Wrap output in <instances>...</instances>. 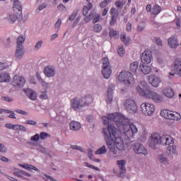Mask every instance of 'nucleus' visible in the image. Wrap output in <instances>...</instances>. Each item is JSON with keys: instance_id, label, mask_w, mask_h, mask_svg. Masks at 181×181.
<instances>
[{"instance_id": "64", "label": "nucleus", "mask_w": 181, "mask_h": 181, "mask_svg": "<svg viewBox=\"0 0 181 181\" xmlns=\"http://www.w3.org/2000/svg\"><path fill=\"white\" fill-rule=\"evenodd\" d=\"M40 83L42 86V87H45V88H49V83H47L46 81H45V80H42L40 82Z\"/></svg>"}, {"instance_id": "38", "label": "nucleus", "mask_w": 181, "mask_h": 181, "mask_svg": "<svg viewBox=\"0 0 181 181\" xmlns=\"http://www.w3.org/2000/svg\"><path fill=\"white\" fill-rule=\"evenodd\" d=\"M146 27V23L144 21H142L141 23H140L137 27V30L139 32H142V30H144V29H145V28Z\"/></svg>"}, {"instance_id": "41", "label": "nucleus", "mask_w": 181, "mask_h": 181, "mask_svg": "<svg viewBox=\"0 0 181 181\" xmlns=\"http://www.w3.org/2000/svg\"><path fill=\"white\" fill-rule=\"evenodd\" d=\"M42 45H43V41L42 40L38 41L34 47L35 52H37V50H39V49L42 47Z\"/></svg>"}, {"instance_id": "40", "label": "nucleus", "mask_w": 181, "mask_h": 181, "mask_svg": "<svg viewBox=\"0 0 181 181\" xmlns=\"http://www.w3.org/2000/svg\"><path fill=\"white\" fill-rule=\"evenodd\" d=\"M94 32H101L103 30V26L100 24H95L93 26Z\"/></svg>"}, {"instance_id": "11", "label": "nucleus", "mask_w": 181, "mask_h": 181, "mask_svg": "<svg viewBox=\"0 0 181 181\" xmlns=\"http://www.w3.org/2000/svg\"><path fill=\"white\" fill-rule=\"evenodd\" d=\"M172 69L174 71L173 72H170V76H175V74H177L179 77H181V59L177 58L174 64L172 65Z\"/></svg>"}, {"instance_id": "4", "label": "nucleus", "mask_w": 181, "mask_h": 181, "mask_svg": "<svg viewBox=\"0 0 181 181\" xmlns=\"http://www.w3.org/2000/svg\"><path fill=\"white\" fill-rule=\"evenodd\" d=\"M102 62V74L104 78H106L107 80L111 77V74L112 73V66L110 63V59H108V57H103Z\"/></svg>"}, {"instance_id": "30", "label": "nucleus", "mask_w": 181, "mask_h": 181, "mask_svg": "<svg viewBox=\"0 0 181 181\" xmlns=\"http://www.w3.org/2000/svg\"><path fill=\"white\" fill-rule=\"evenodd\" d=\"M168 155H175L176 153V146L174 145L168 146L167 147Z\"/></svg>"}, {"instance_id": "23", "label": "nucleus", "mask_w": 181, "mask_h": 181, "mask_svg": "<svg viewBox=\"0 0 181 181\" xmlns=\"http://www.w3.org/2000/svg\"><path fill=\"white\" fill-rule=\"evenodd\" d=\"M127 162L124 160H119L117 161V165H118L119 168V173L122 175L124 173H127V168H125Z\"/></svg>"}, {"instance_id": "26", "label": "nucleus", "mask_w": 181, "mask_h": 181, "mask_svg": "<svg viewBox=\"0 0 181 181\" xmlns=\"http://www.w3.org/2000/svg\"><path fill=\"white\" fill-rule=\"evenodd\" d=\"M139 68L144 74H149L152 71V68L146 64H141Z\"/></svg>"}, {"instance_id": "19", "label": "nucleus", "mask_w": 181, "mask_h": 181, "mask_svg": "<svg viewBox=\"0 0 181 181\" xmlns=\"http://www.w3.org/2000/svg\"><path fill=\"white\" fill-rule=\"evenodd\" d=\"M148 83L151 84L152 87H159L160 79L156 75H151L148 77Z\"/></svg>"}, {"instance_id": "43", "label": "nucleus", "mask_w": 181, "mask_h": 181, "mask_svg": "<svg viewBox=\"0 0 181 181\" xmlns=\"http://www.w3.org/2000/svg\"><path fill=\"white\" fill-rule=\"evenodd\" d=\"M84 166H86V168H90V169H94L95 170H97L98 172H99V170H100V168H98V167H95L93 165H90L87 162L84 163Z\"/></svg>"}, {"instance_id": "12", "label": "nucleus", "mask_w": 181, "mask_h": 181, "mask_svg": "<svg viewBox=\"0 0 181 181\" xmlns=\"http://www.w3.org/2000/svg\"><path fill=\"white\" fill-rule=\"evenodd\" d=\"M25 83H26V80H25L24 77L18 76V75H16L13 77L11 84L14 87H19L20 88H22V87L25 86Z\"/></svg>"}, {"instance_id": "15", "label": "nucleus", "mask_w": 181, "mask_h": 181, "mask_svg": "<svg viewBox=\"0 0 181 181\" xmlns=\"http://www.w3.org/2000/svg\"><path fill=\"white\" fill-rule=\"evenodd\" d=\"M44 74L46 77H54L56 76V69L52 65L47 66L44 68Z\"/></svg>"}, {"instance_id": "59", "label": "nucleus", "mask_w": 181, "mask_h": 181, "mask_svg": "<svg viewBox=\"0 0 181 181\" xmlns=\"http://www.w3.org/2000/svg\"><path fill=\"white\" fill-rule=\"evenodd\" d=\"M117 53L118 54L122 57V56H124V47H120L117 50Z\"/></svg>"}, {"instance_id": "61", "label": "nucleus", "mask_w": 181, "mask_h": 181, "mask_svg": "<svg viewBox=\"0 0 181 181\" xmlns=\"http://www.w3.org/2000/svg\"><path fill=\"white\" fill-rule=\"evenodd\" d=\"M86 121L88 122H93V121H94V117L92 115H87L86 116Z\"/></svg>"}, {"instance_id": "27", "label": "nucleus", "mask_w": 181, "mask_h": 181, "mask_svg": "<svg viewBox=\"0 0 181 181\" xmlns=\"http://www.w3.org/2000/svg\"><path fill=\"white\" fill-rule=\"evenodd\" d=\"M11 81V76L8 73H1L0 74V83H9Z\"/></svg>"}, {"instance_id": "55", "label": "nucleus", "mask_w": 181, "mask_h": 181, "mask_svg": "<svg viewBox=\"0 0 181 181\" xmlns=\"http://www.w3.org/2000/svg\"><path fill=\"white\" fill-rule=\"evenodd\" d=\"M24 124H27L28 125H36L37 122L34 120H26L25 122H24Z\"/></svg>"}, {"instance_id": "16", "label": "nucleus", "mask_w": 181, "mask_h": 181, "mask_svg": "<svg viewBox=\"0 0 181 181\" xmlns=\"http://www.w3.org/2000/svg\"><path fill=\"white\" fill-rule=\"evenodd\" d=\"M22 14H20L18 12H16L15 14H10L8 16L6 17V19L8 21V22H9L10 23H15V22H16V21H18V22H21V21H22Z\"/></svg>"}, {"instance_id": "17", "label": "nucleus", "mask_w": 181, "mask_h": 181, "mask_svg": "<svg viewBox=\"0 0 181 181\" xmlns=\"http://www.w3.org/2000/svg\"><path fill=\"white\" fill-rule=\"evenodd\" d=\"M24 93L32 101H36L37 100V93L29 88L23 89Z\"/></svg>"}, {"instance_id": "42", "label": "nucleus", "mask_w": 181, "mask_h": 181, "mask_svg": "<svg viewBox=\"0 0 181 181\" xmlns=\"http://www.w3.org/2000/svg\"><path fill=\"white\" fill-rule=\"evenodd\" d=\"M78 14V10L74 11L71 15L69 18V21H74L76 19V17Z\"/></svg>"}, {"instance_id": "22", "label": "nucleus", "mask_w": 181, "mask_h": 181, "mask_svg": "<svg viewBox=\"0 0 181 181\" xmlns=\"http://www.w3.org/2000/svg\"><path fill=\"white\" fill-rule=\"evenodd\" d=\"M163 93L165 97H168V98H173V97H175V91L170 87L164 88Z\"/></svg>"}, {"instance_id": "48", "label": "nucleus", "mask_w": 181, "mask_h": 181, "mask_svg": "<svg viewBox=\"0 0 181 181\" xmlns=\"http://www.w3.org/2000/svg\"><path fill=\"white\" fill-rule=\"evenodd\" d=\"M111 2V0H104L100 4V8H105L108 4Z\"/></svg>"}, {"instance_id": "36", "label": "nucleus", "mask_w": 181, "mask_h": 181, "mask_svg": "<svg viewBox=\"0 0 181 181\" xmlns=\"http://www.w3.org/2000/svg\"><path fill=\"white\" fill-rule=\"evenodd\" d=\"M23 43H25V37H23V35H20L17 38V46H18V45L23 46Z\"/></svg>"}, {"instance_id": "56", "label": "nucleus", "mask_w": 181, "mask_h": 181, "mask_svg": "<svg viewBox=\"0 0 181 181\" xmlns=\"http://www.w3.org/2000/svg\"><path fill=\"white\" fill-rule=\"evenodd\" d=\"M15 112H17V114H22V115H28V112L22 110L21 109H17L16 110H15Z\"/></svg>"}, {"instance_id": "24", "label": "nucleus", "mask_w": 181, "mask_h": 181, "mask_svg": "<svg viewBox=\"0 0 181 181\" xmlns=\"http://www.w3.org/2000/svg\"><path fill=\"white\" fill-rule=\"evenodd\" d=\"M15 56L19 60L23 57V45H17Z\"/></svg>"}, {"instance_id": "34", "label": "nucleus", "mask_w": 181, "mask_h": 181, "mask_svg": "<svg viewBox=\"0 0 181 181\" xmlns=\"http://www.w3.org/2000/svg\"><path fill=\"white\" fill-rule=\"evenodd\" d=\"M110 15H112V17L118 18L119 12H118V11L115 8L112 7L110 9Z\"/></svg>"}, {"instance_id": "35", "label": "nucleus", "mask_w": 181, "mask_h": 181, "mask_svg": "<svg viewBox=\"0 0 181 181\" xmlns=\"http://www.w3.org/2000/svg\"><path fill=\"white\" fill-rule=\"evenodd\" d=\"M39 135H40V139H41V141H45V139H47V138L50 136V134L45 132H41Z\"/></svg>"}, {"instance_id": "37", "label": "nucleus", "mask_w": 181, "mask_h": 181, "mask_svg": "<svg viewBox=\"0 0 181 181\" xmlns=\"http://www.w3.org/2000/svg\"><path fill=\"white\" fill-rule=\"evenodd\" d=\"M125 1H117L115 2V5L117 8L122 9L124 8V5H125Z\"/></svg>"}, {"instance_id": "2", "label": "nucleus", "mask_w": 181, "mask_h": 181, "mask_svg": "<svg viewBox=\"0 0 181 181\" xmlns=\"http://www.w3.org/2000/svg\"><path fill=\"white\" fill-rule=\"evenodd\" d=\"M136 91L141 97H144V98L148 100H152L154 103H163V96L151 90L145 81L140 82V85L136 87Z\"/></svg>"}, {"instance_id": "60", "label": "nucleus", "mask_w": 181, "mask_h": 181, "mask_svg": "<svg viewBox=\"0 0 181 181\" xmlns=\"http://www.w3.org/2000/svg\"><path fill=\"white\" fill-rule=\"evenodd\" d=\"M126 30L127 32H131L132 30V24H131V23L127 24Z\"/></svg>"}, {"instance_id": "9", "label": "nucleus", "mask_w": 181, "mask_h": 181, "mask_svg": "<svg viewBox=\"0 0 181 181\" xmlns=\"http://www.w3.org/2000/svg\"><path fill=\"white\" fill-rule=\"evenodd\" d=\"M141 108L143 114H144V115H147L148 117L155 112V105L148 103H142L141 105Z\"/></svg>"}, {"instance_id": "53", "label": "nucleus", "mask_w": 181, "mask_h": 181, "mask_svg": "<svg viewBox=\"0 0 181 181\" xmlns=\"http://www.w3.org/2000/svg\"><path fill=\"white\" fill-rule=\"evenodd\" d=\"M90 9H88V7L87 6H84L83 8V16H86V15H88V11Z\"/></svg>"}, {"instance_id": "14", "label": "nucleus", "mask_w": 181, "mask_h": 181, "mask_svg": "<svg viewBox=\"0 0 181 181\" xmlns=\"http://www.w3.org/2000/svg\"><path fill=\"white\" fill-rule=\"evenodd\" d=\"M152 52L149 50H145L141 54V60L143 64H149L152 62Z\"/></svg>"}, {"instance_id": "52", "label": "nucleus", "mask_w": 181, "mask_h": 181, "mask_svg": "<svg viewBox=\"0 0 181 181\" xmlns=\"http://www.w3.org/2000/svg\"><path fill=\"white\" fill-rule=\"evenodd\" d=\"M70 148H71V149H75L76 151H81V152H83V148H81V146L76 145H71Z\"/></svg>"}, {"instance_id": "8", "label": "nucleus", "mask_w": 181, "mask_h": 181, "mask_svg": "<svg viewBox=\"0 0 181 181\" xmlns=\"http://www.w3.org/2000/svg\"><path fill=\"white\" fill-rule=\"evenodd\" d=\"M124 107L129 114H136L138 112V106H136L135 100L132 99H127L124 103Z\"/></svg>"}, {"instance_id": "51", "label": "nucleus", "mask_w": 181, "mask_h": 181, "mask_svg": "<svg viewBox=\"0 0 181 181\" xmlns=\"http://www.w3.org/2000/svg\"><path fill=\"white\" fill-rule=\"evenodd\" d=\"M7 151L8 150L6 149L5 145H4V144L0 143V152H2L3 153H6Z\"/></svg>"}, {"instance_id": "47", "label": "nucleus", "mask_w": 181, "mask_h": 181, "mask_svg": "<svg viewBox=\"0 0 181 181\" xmlns=\"http://www.w3.org/2000/svg\"><path fill=\"white\" fill-rule=\"evenodd\" d=\"M13 175L18 177H21V175H22V170L15 168V171L13 173Z\"/></svg>"}, {"instance_id": "29", "label": "nucleus", "mask_w": 181, "mask_h": 181, "mask_svg": "<svg viewBox=\"0 0 181 181\" xmlns=\"http://www.w3.org/2000/svg\"><path fill=\"white\" fill-rule=\"evenodd\" d=\"M112 94H114V88L111 86H109L107 88V104L112 103Z\"/></svg>"}, {"instance_id": "25", "label": "nucleus", "mask_w": 181, "mask_h": 181, "mask_svg": "<svg viewBox=\"0 0 181 181\" xmlns=\"http://www.w3.org/2000/svg\"><path fill=\"white\" fill-rule=\"evenodd\" d=\"M71 131H80L81 129V124L78 122L73 121L69 124Z\"/></svg>"}, {"instance_id": "7", "label": "nucleus", "mask_w": 181, "mask_h": 181, "mask_svg": "<svg viewBox=\"0 0 181 181\" xmlns=\"http://www.w3.org/2000/svg\"><path fill=\"white\" fill-rule=\"evenodd\" d=\"M160 115L166 119H173V121H179V119H181V116L179 112L169 110L168 109H164L161 110Z\"/></svg>"}, {"instance_id": "57", "label": "nucleus", "mask_w": 181, "mask_h": 181, "mask_svg": "<svg viewBox=\"0 0 181 181\" xmlns=\"http://www.w3.org/2000/svg\"><path fill=\"white\" fill-rule=\"evenodd\" d=\"M91 18H93V13H90L88 16L84 18V21L86 23H88L91 21Z\"/></svg>"}, {"instance_id": "39", "label": "nucleus", "mask_w": 181, "mask_h": 181, "mask_svg": "<svg viewBox=\"0 0 181 181\" xmlns=\"http://www.w3.org/2000/svg\"><path fill=\"white\" fill-rule=\"evenodd\" d=\"M40 98H41V100H47L48 98L47 90H45V91H42L40 93Z\"/></svg>"}, {"instance_id": "5", "label": "nucleus", "mask_w": 181, "mask_h": 181, "mask_svg": "<svg viewBox=\"0 0 181 181\" xmlns=\"http://www.w3.org/2000/svg\"><path fill=\"white\" fill-rule=\"evenodd\" d=\"M118 79L122 81L125 87H131L132 84H134V76L132 74L128 71H122L119 74Z\"/></svg>"}, {"instance_id": "46", "label": "nucleus", "mask_w": 181, "mask_h": 181, "mask_svg": "<svg viewBox=\"0 0 181 181\" xmlns=\"http://www.w3.org/2000/svg\"><path fill=\"white\" fill-rule=\"evenodd\" d=\"M40 139L39 134H36L30 137V141L33 142H37Z\"/></svg>"}, {"instance_id": "21", "label": "nucleus", "mask_w": 181, "mask_h": 181, "mask_svg": "<svg viewBox=\"0 0 181 181\" xmlns=\"http://www.w3.org/2000/svg\"><path fill=\"white\" fill-rule=\"evenodd\" d=\"M13 2V8L14 12L18 13L20 15L22 14V4L19 0H11Z\"/></svg>"}, {"instance_id": "63", "label": "nucleus", "mask_w": 181, "mask_h": 181, "mask_svg": "<svg viewBox=\"0 0 181 181\" xmlns=\"http://www.w3.org/2000/svg\"><path fill=\"white\" fill-rule=\"evenodd\" d=\"M13 125L12 124V123H6L5 124V127L6 128H7L8 129H13Z\"/></svg>"}, {"instance_id": "58", "label": "nucleus", "mask_w": 181, "mask_h": 181, "mask_svg": "<svg viewBox=\"0 0 181 181\" xmlns=\"http://www.w3.org/2000/svg\"><path fill=\"white\" fill-rule=\"evenodd\" d=\"M117 17H112L111 21H110V25L111 26H114L115 25V23L117 22Z\"/></svg>"}, {"instance_id": "18", "label": "nucleus", "mask_w": 181, "mask_h": 181, "mask_svg": "<svg viewBox=\"0 0 181 181\" xmlns=\"http://www.w3.org/2000/svg\"><path fill=\"white\" fill-rule=\"evenodd\" d=\"M168 44L171 49H177V47L180 45L179 44V40H177V38L175 36L168 39Z\"/></svg>"}, {"instance_id": "13", "label": "nucleus", "mask_w": 181, "mask_h": 181, "mask_svg": "<svg viewBox=\"0 0 181 181\" xmlns=\"http://www.w3.org/2000/svg\"><path fill=\"white\" fill-rule=\"evenodd\" d=\"M133 151L137 155H144V156H146V155H148V150L145 148V146H144V145L139 143H136L134 144L133 147Z\"/></svg>"}, {"instance_id": "20", "label": "nucleus", "mask_w": 181, "mask_h": 181, "mask_svg": "<svg viewBox=\"0 0 181 181\" xmlns=\"http://www.w3.org/2000/svg\"><path fill=\"white\" fill-rule=\"evenodd\" d=\"M162 142L163 145H165V146H171L173 145V144H175V140L170 136H163Z\"/></svg>"}, {"instance_id": "28", "label": "nucleus", "mask_w": 181, "mask_h": 181, "mask_svg": "<svg viewBox=\"0 0 181 181\" xmlns=\"http://www.w3.org/2000/svg\"><path fill=\"white\" fill-rule=\"evenodd\" d=\"M157 159L160 163H163V165H165V166H168V165H169V160L164 154L158 155Z\"/></svg>"}, {"instance_id": "33", "label": "nucleus", "mask_w": 181, "mask_h": 181, "mask_svg": "<svg viewBox=\"0 0 181 181\" xmlns=\"http://www.w3.org/2000/svg\"><path fill=\"white\" fill-rule=\"evenodd\" d=\"M160 11H162V8H160V6H154L153 8V15H159V13H160Z\"/></svg>"}, {"instance_id": "50", "label": "nucleus", "mask_w": 181, "mask_h": 181, "mask_svg": "<svg viewBox=\"0 0 181 181\" xmlns=\"http://www.w3.org/2000/svg\"><path fill=\"white\" fill-rule=\"evenodd\" d=\"M60 26H62V19H58L57 22L55 23L54 28L56 30H59L60 29Z\"/></svg>"}, {"instance_id": "3", "label": "nucleus", "mask_w": 181, "mask_h": 181, "mask_svg": "<svg viewBox=\"0 0 181 181\" xmlns=\"http://www.w3.org/2000/svg\"><path fill=\"white\" fill-rule=\"evenodd\" d=\"M93 101H94V98H93V95H86L81 98L75 97L71 100V108H72L74 111H80L81 108L90 105L93 103Z\"/></svg>"}, {"instance_id": "62", "label": "nucleus", "mask_w": 181, "mask_h": 181, "mask_svg": "<svg viewBox=\"0 0 181 181\" xmlns=\"http://www.w3.org/2000/svg\"><path fill=\"white\" fill-rule=\"evenodd\" d=\"M88 158H89V159L93 158V150L90 148H88Z\"/></svg>"}, {"instance_id": "6", "label": "nucleus", "mask_w": 181, "mask_h": 181, "mask_svg": "<svg viewBox=\"0 0 181 181\" xmlns=\"http://www.w3.org/2000/svg\"><path fill=\"white\" fill-rule=\"evenodd\" d=\"M160 115L166 119H173V121H179V119H181V116L179 112L169 110L168 109H164L161 110Z\"/></svg>"}, {"instance_id": "10", "label": "nucleus", "mask_w": 181, "mask_h": 181, "mask_svg": "<svg viewBox=\"0 0 181 181\" xmlns=\"http://www.w3.org/2000/svg\"><path fill=\"white\" fill-rule=\"evenodd\" d=\"M158 145H163L162 136L158 133H155L151 136V141L149 144L150 148L156 149Z\"/></svg>"}, {"instance_id": "1", "label": "nucleus", "mask_w": 181, "mask_h": 181, "mask_svg": "<svg viewBox=\"0 0 181 181\" xmlns=\"http://www.w3.org/2000/svg\"><path fill=\"white\" fill-rule=\"evenodd\" d=\"M103 124L107 125V127L103 128V134L105 141L112 153L117 155L119 151L124 149V142L122 139L118 136V129L114 124H110V121L116 122V125L124 129V134L127 138H134V135L138 132V129L134 124H130L129 119L125 117L120 113L110 114L107 117L103 118Z\"/></svg>"}, {"instance_id": "31", "label": "nucleus", "mask_w": 181, "mask_h": 181, "mask_svg": "<svg viewBox=\"0 0 181 181\" xmlns=\"http://www.w3.org/2000/svg\"><path fill=\"white\" fill-rule=\"evenodd\" d=\"M138 66H139L138 62H132L130 64V69L132 71V73H136V70H138Z\"/></svg>"}, {"instance_id": "49", "label": "nucleus", "mask_w": 181, "mask_h": 181, "mask_svg": "<svg viewBox=\"0 0 181 181\" xmlns=\"http://www.w3.org/2000/svg\"><path fill=\"white\" fill-rule=\"evenodd\" d=\"M58 9L59 11H61V12H66V11H67L66 6H64L63 4H59L58 5Z\"/></svg>"}, {"instance_id": "44", "label": "nucleus", "mask_w": 181, "mask_h": 181, "mask_svg": "<svg viewBox=\"0 0 181 181\" xmlns=\"http://www.w3.org/2000/svg\"><path fill=\"white\" fill-rule=\"evenodd\" d=\"M27 170H35V172H39V170L37 168L33 166L30 164H27V167L25 168Z\"/></svg>"}, {"instance_id": "54", "label": "nucleus", "mask_w": 181, "mask_h": 181, "mask_svg": "<svg viewBox=\"0 0 181 181\" xmlns=\"http://www.w3.org/2000/svg\"><path fill=\"white\" fill-rule=\"evenodd\" d=\"M37 151H39V152H41L42 153H46V148L43 147V146L40 145V148H36Z\"/></svg>"}, {"instance_id": "45", "label": "nucleus", "mask_w": 181, "mask_h": 181, "mask_svg": "<svg viewBox=\"0 0 181 181\" xmlns=\"http://www.w3.org/2000/svg\"><path fill=\"white\" fill-rule=\"evenodd\" d=\"M109 34L110 37H115V39H117V37H118V33L112 29L110 30Z\"/></svg>"}, {"instance_id": "32", "label": "nucleus", "mask_w": 181, "mask_h": 181, "mask_svg": "<svg viewBox=\"0 0 181 181\" xmlns=\"http://www.w3.org/2000/svg\"><path fill=\"white\" fill-rule=\"evenodd\" d=\"M104 153H107V147L105 146H103L95 151V155H104Z\"/></svg>"}]
</instances>
